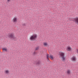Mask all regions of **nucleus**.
I'll return each mask as SVG.
<instances>
[{
	"label": "nucleus",
	"mask_w": 78,
	"mask_h": 78,
	"mask_svg": "<svg viewBox=\"0 0 78 78\" xmlns=\"http://www.w3.org/2000/svg\"><path fill=\"white\" fill-rule=\"evenodd\" d=\"M8 37L12 40H16V37L13 33L9 34L8 35Z\"/></svg>",
	"instance_id": "1"
},
{
	"label": "nucleus",
	"mask_w": 78,
	"mask_h": 78,
	"mask_svg": "<svg viewBox=\"0 0 78 78\" xmlns=\"http://www.w3.org/2000/svg\"><path fill=\"white\" fill-rule=\"evenodd\" d=\"M37 37V35L36 34H34L30 37V41H33L35 39H36Z\"/></svg>",
	"instance_id": "2"
},
{
	"label": "nucleus",
	"mask_w": 78,
	"mask_h": 78,
	"mask_svg": "<svg viewBox=\"0 0 78 78\" xmlns=\"http://www.w3.org/2000/svg\"><path fill=\"white\" fill-rule=\"evenodd\" d=\"M47 59L48 60V58H49L51 59H54V58L53 57V55H50L49 56V55L48 54H47Z\"/></svg>",
	"instance_id": "3"
},
{
	"label": "nucleus",
	"mask_w": 78,
	"mask_h": 78,
	"mask_svg": "<svg viewBox=\"0 0 78 78\" xmlns=\"http://www.w3.org/2000/svg\"><path fill=\"white\" fill-rule=\"evenodd\" d=\"M73 21L75 23L78 25V16H76L75 18H74Z\"/></svg>",
	"instance_id": "4"
},
{
	"label": "nucleus",
	"mask_w": 78,
	"mask_h": 78,
	"mask_svg": "<svg viewBox=\"0 0 78 78\" xmlns=\"http://www.w3.org/2000/svg\"><path fill=\"white\" fill-rule=\"evenodd\" d=\"M12 21L14 23L17 22V17H14L12 20Z\"/></svg>",
	"instance_id": "5"
},
{
	"label": "nucleus",
	"mask_w": 78,
	"mask_h": 78,
	"mask_svg": "<svg viewBox=\"0 0 78 78\" xmlns=\"http://www.w3.org/2000/svg\"><path fill=\"white\" fill-rule=\"evenodd\" d=\"M66 50L68 51H71L72 50V47L70 46H68L67 47Z\"/></svg>",
	"instance_id": "6"
},
{
	"label": "nucleus",
	"mask_w": 78,
	"mask_h": 78,
	"mask_svg": "<svg viewBox=\"0 0 78 78\" xmlns=\"http://www.w3.org/2000/svg\"><path fill=\"white\" fill-rule=\"evenodd\" d=\"M59 55H60V56H61V57H62L63 56H64L65 54L64 52H59Z\"/></svg>",
	"instance_id": "7"
},
{
	"label": "nucleus",
	"mask_w": 78,
	"mask_h": 78,
	"mask_svg": "<svg viewBox=\"0 0 78 78\" xmlns=\"http://www.w3.org/2000/svg\"><path fill=\"white\" fill-rule=\"evenodd\" d=\"M71 71L70 69H68L67 70L66 73L68 75H70V74L71 73Z\"/></svg>",
	"instance_id": "8"
},
{
	"label": "nucleus",
	"mask_w": 78,
	"mask_h": 78,
	"mask_svg": "<svg viewBox=\"0 0 78 78\" xmlns=\"http://www.w3.org/2000/svg\"><path fill=\"white\" fill-rule=\"evenodd\" d=\"M43 45L44 47H47L48 45V43L47 42H44L43 43Z\"/></svg>",
	"instance_id": "9"
},
{
	"label": "nucleus",
	"mask_w": 78,
	"mask_h": 78,
	"mask_svg": "<svg viewBox=\"0 0 78 78\" xmlns=\"http://www.w3.org/2000/svg\"><path fill=\"white\" fill-rule=\"evenodd\" d=\"M71 60H72L73 61H76V57H73L71 58Z\"/></svg>",
	"instance_id": "10"
},
{
	"label": "nucleus",
	"mask_w": 78,
	"mask_h": 78,
	"mask_svg": "<svg viewBox=\"0 0 78 78\" xmlns=\"http://www.w3.org/2000/svg\"><path fill=\"white\" fill-rule=\"evenodd\" d=\"M5 73L6 74H9V70L8 69H7L5 71Z\"/></svg>",
	"instance_id": "11"
},
{
	"label": "nucleus",
	"mask_w": 78,
	"mask_h": 78,
	"mask_svg": "<svg viewBox=\"0 0 78 78\" xmlns=\"http://www.w3.org/2000/svg\"><path fill=\"white\" fill-rule=\"evenodd\" d=\"M62 61H64L66 59V58L64 57V56H63V57H62Z\"/></svg>",
	"instance_id": "12"
},
{
	"label": "nucleus",
	"mask_w": 78,
	"mask_h": 78,
	"mask_svg": "<svg viewBox=\"0 0 78 78\" xmlns=\"http://www.w3.org/2000/svg\"><path fill=\"white\" fill-rule=\"evenodd\" d=\"M2 50L3 51H7L8 49L6 48H2Z\"/></svg>",
	"instance_id": "13"
},
{
	"label": "nucleus",
	"mask_w": 78,
	"mask_h": 78,
	"mask_svg": "<svg viewBox=\"0 0 78 78\" xmlns=\"http://www.w3.org/2000/svg\"><path fill=\"white\" fill-rule=\"evenodd\" d=\"M39 47H37L36 48L35 50H39Z\"/></svg>",
	"instance_id": "14"
},
{
	"label": "nucleus",
	"mask_w": 78,
	"mask_h": 78,
	"mask_svg": "<svg viewBox=\"0 0 78 78\" xmlns=\"http://www.w3.org/2000/svg\"><path fill=\"white\" fill-rule=\"evenodd\" d=\"M11 0H7V1L8 2H10V1H11Z\"/></svg>",
	"instance_id": "15"
},
{
	"label": "nucleus",
	"mask_w": 78,
	"mask_h": 78,
	"mask_svg": "<svg viewBox=\"0 0 78 78\" xmlns=\"http://www.w3.org/2000/svg\"><path fill=\"white\" fill-rule=\"evenodd\" d=\"M76 51H77V53H78V49H77L76 50Z\"/></svg>",
	"instance_id": "16"
},
{
	"label": "nucleus",
	"mask_w": 78,
	"mask_h": 78,
	"mask_svg": "<svg viewBox=\"0 0 78 78\" xmlns=\"http://www.w3.org/2000/svg\"><path fill=\"white\" fill-rule=\"evenodd\" d=\"M34 55H35V53H36V52H34Z\"/></svg>",
	"instance_id": "17"
}]
</instances>
